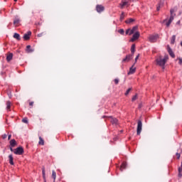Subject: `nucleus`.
<instances>
[{
	"mask_svg": "<svg viewBox=\"0 0 182 182\" xmlns=\"http://www.w3.org/2000/svg\"><path fill=\"white\" fill-rule=\"evenodd\" d=\"M158 38H159V35L158 34H152V35L149 36V41L151 43H154V42L157 41Z\"/></svg>",
	"mask_w": 182,
	"mask_h": 182,
	"instance_id": "4",
	"label": "nucleus"
},
{
	"mask_svg": "<svg viewBox=\"0 0 182 182\" xmlns=\"http://www.w3.org/2000/svg\"><path fill=\"white\" fill-rule=\"evenodd\" d=\"M139 56H140V54H138L137 56L135 58V63L137 62V60L139 59Z\"/></svg>",
	"mask_w": 182,
	"mask_h": 182,
	"instance_id": "39",
	"label": "nucleus"
},
{
	"mask_svg": "<svg viewBox=\"0 0 182 182\" xmlns=\"http://www.w3.org/2000/svg\"><path fill=\"white\" fill-rule=\"evenodd\" d=\"M10 146L11 147H15V146H16V141L15 139H11L10 141Z\"/></svg>",
	"mask_w": 182,
	"mask_h": 182,
	"instance_id": "19",
	"label": "nucleus"
},
{
	"mask_svg": "<svg viewBox=\"0 0 182 182\" xmlns=\"http://www.w3.org/2000/svg\"><path fill=\"white\" fill-rule=\"evenodd\" d=\"M176 156H177V159H180V154L176 153Z\"/></svg>",
	"mask_w": 182,
	"mask_h": 182,
	"instance_id": "40",
	"label": "nucleus"
},
{
	"mask_svg": "<svg viewBox=\"0 0 182 182\" xmlns=\"http://www.w3.org/2000/svg\"><path fill=\"white\" fill-rule=\"evenodd\" d=\"M20 22H21V19H19V18L18 17H16L14 21V25H15L16 26H18Z\"/></svg>",
	"mask_w": 182,
	"mask_h": 182,
	"instance_id": "16",
	"label": "nucleus"
},
{
	"mask_svg": "<svg viewBox=\"0 0 182 182\" xmlns=\"http://www.w3.org/2000/svg\"><path fill=\"white\" fill-rule=\"evenodd\" d=\"M136 0H130L131 2H134Z\"/></svg>",
	"mask_w": 182,
	"mask_h": 182,
	"instance_id": "47",
	"label": "nucleus"
},
{
	"mask_svg": "<svg viewBox=\"0 0 182 182\" xmlns=\"http://www.w3.org/2000/svg\"><path fill=\"white\" fill-rule=\"evenodd\" d=\"M157 11H160V6H157Z\"/></svg>",
	"mask_w": 182,
	"mask_h": 182,
	"instance_id": "45",
	"label": "nucleus"
},
{
	"mask_svg": "<svg viewBox=\"0 0 182 182\" xmlns=\"http://www.w3.org/2000/svg\"><path fill=\"white\" fill-rule=\"evenodd\" d=\"M174 42H176V36H175V35H173V36H172L171 40V43L172 45H174Z\"/></svg>",
	"mask_w": 182,
	"mask_h": 182,
	"instance_id": "27",
	"label": "nucleus"
},
{
	"mask_svg": "<svg viewBox=\"0 0 182 182\" xmlns=\"http://www.w3.org/2000/svg\"><path fill=\"white\" fill-rule=\"evenodd\" d=\"M139 38H140V33L139 31H136L133 34L132 38L130 39V42H134L137 41Z\"/></svg>",
	"mask_w": 182,
	"mask_h": 182,
	"instance_id": "6",
	"label": "nucleus"
},
{
	"mask_svg": "<svg viewBox=\"0 0 182 182\" xmlns=\"http://www.w3.org/2000/svg\"><path fill=\"white\" fill-rule=\"evenodd\" d=\"M132 2L130 0H122V2L119 4L121 9H123L124 6H129V3Z\"/></svg>",
	"mask_w": 182,
	"mask_h": 182,
	"instance_id": "7",
	"label": "nucleus"
},
{
	"mask_svg": "<svg viewBox=\"0 0 182 182\" xmlns=\"http://www.w3.org/2000/svg\"><path fill=\"white\" fill-rule=\"evenodd\" d=\"M11 137H12V135H9L8 140H11Z\"/></svg>",
	"mask_w": 182,
	"mask_h": 182,
	"instance_id": "43",
	"label": "nucleus"
},
{
	"mask_svg": "<svg viewBox=\"0 0 182 182\" xmlns=\"http://www.w3.org/2000/svg\"><path fill=\"white\" fill-rule=\"evenodd\" d=\"M42 173H43V178H44V180H45V178H46V175H45V168H43V169Z\"/></svg>",
	"mask_w": 182,
	"mask_h": 182,
	"instance_id": "37",
	"label": "nucleus"
},
{
	"mask_svg": "<svg viewBox=\"0 0 182 182\" xmlns=\"http://www.w3.org/2000/svg\"><path fill=\"white\" fill-rule=\"evenodd\" d=\"M38 144H40V146H43L45 144V141H43V139H42L41 136H39Z\"/></svg>",
	"mask_w": 182,
	"mask_h": 182,
	"instance_id": "24",
	"label": "nucleus"
},
{
	"mask_svg": "<svg viewBox=\"0 0 182 182\" xmlns=\"http://www.w3.org/2000/svg\"><path fill=\"white\" fill-rule=\"evenodd\" d=\"M171 12V17L169 18L168 21L165 20L164 21V23L166 25V26H167V28H168L171 23V22H173V19H174V16H176V14H174V9H171L170 11Z\"/></svg>",
	"mask_w": 182,
	"mask_h": 182,
	"instance_id": "1",
	"label": "nucleus"
},
{
	"mask_svg": "<svg viewBox=\"0 0 182 182\" xmlns=\"http://www.w3.org/2000/svg\"><path fill=\"white\" fill-rule=\"evenodd\" d=\"M132 90V88H129L127 92H125V96H127V95H129V93H130V91Z\"/></svg>",
	"mask_w": 182,
	"mask_h": 182,
	"instance_id": "34",
	"label": "nucleus"
},
{
	"mask_svg": "<svg viewBox=\"0 0 182 182\" xmlns=\"http://www.w3.org/2000/svg\"><path fill=\"white\" fill-rule=\"evenodd\" d=\"M105 117H106V116H102V119H105Z\"/></svg>",
	"mask_w": 182,
	"mask_h": 182,
	"instance_id": "48",
	"label": "nucleus"
},
{
	"mask_svg": "<svg viewBox=\"0 0 182 182\" xmlns=\"http://www.w3.org/2000/svg\"><path fill=\"white\" fill-rule=\"evenodd\" d=\"M126 167H127V164L126 162L122 163L120 168L121 171H123Z\"/></svg>",
	"mask_w": 182,
	"mask_h": 182,
	"instance_id": "20",
	"label": "nucleus"
},
{
	"mask_svg": "<svg viewBox=\"0 0 182 182\" xmlns=\"http://www.w3.org/2000/svg\"><path fill=\"white\" fill-rule=\"evenodd\" d=\"M16 1H18V0H14L15 2H16Z\"/></svg>",
	"mask_w": 182,
	"mask_h": 182,
	"instance_id": "50",
	"label": "nucleus"
},
{
	"mask_svg": "<svg viewBox=\"0 0 182 182\" xmlns=\"http://www.w3.org/2000/svg\"><path fill=\"white\" fill-rule=\"evenodd\" d=\"M130 32H131V28H128L127 30H126L125 33H126V35H130V34H129Z\"/></svg>",
	"mask_w": 182,
	"mask_h": 182,
	"instance_id": "33",
	"label": "nucleus"
},
{
	"mask_svg": "<svg viewBox=\"0 0 182 182\" xmlns=\"http://www.w3.org/2000/svg\"><path fill=\"white\" fill-rule=\"evenodd\" d=\"M10 150L11 151H13V152L15 151V149H14L12 146H10Z\"/></svg>",
	"mask_w": 182,
	"mask_h": 182,
	"instance_id": "41",
	"label": "nucleus"
},
{
	"mask_svg": "<svg viewBox=\"0 0 182 182\" xmlns=\"http://www.w3.org/2000/svg\"><path fill=\"white\" fill-rule=\"evenodd\" d=\"M163 1H164V2L165 0H163Z\"/></svg>",
	"mask_w": 182,
	"mask_h": 182,
	"instance_id": "51",
	"label": "nucleus"
},
{
	"mask_svg": "<svg viewBox=\"0 0 182 182\" xmlns=\"http://www.w3.org/2000/svg\"><path fill=\"white\" fill-rule=\"evenodd\" d=\"M43 35H46V33H39V34H38V38H42V36H43Z\"/></svg>",
	"mask_w": 182,
	"mask_h": 182,
	"instance_id": "35",
	"label": "nucleus"
},
{
	"mask_svg": "<svg viewBox=\"0 0 182 182\" xmlns=\"http://www.w3.org/2000/svg\"><path fill=\"white\" fill-rule=\"evenodd\" d=\"M109 122L112 123V124H117L118 120L116 118H113L112 117H109Z\"/></svg>",
	"mask_w": 182,
	"mask_h": 182,
	"instance_id": "12",
	"label": "nucleus"
},
{
	"mask_svg": "<svg viewBox=\"0 0 182 182\" xmlns=\"http://www.w3.org/2000/svg\"><path fill=\"white\" fill-rule=\"evenodd\" d=\"M136 19L134 18H128L125 21V23H127L128 25H131L132 22H135Z\"/></svg>",
	"mask_w": 182,
	"mask_h": 182,
	"instance_id": "17",
	"label": "nucleus"
},
{
	"mask_svg": "<svg viewBox=\"0 0 182 182\" xmlns=\"http://www.w3.org/2000/svg\"><path fill=\"white\" fill-rule=\"evenodd\" d=\"M29 106H33V102H29Z\"/></svg>",
	"mask_w": 182,
	"mask_h": 182,
	"instance_id": "42",
	"label": "nucleus"
},
{
	"mask_svg": "<svg viewBox=\"0 0 182 182\" xmlns=\"http://www.w3.org/2000/svg\"><path fill=\"white\" fill-rule=\"evenodd\" d=\"M163 5H164V1L161 3V6H163Z\"/></svg>",
	"mask_w": 182,
	"mask_h": 182,
	"instance_id": "44",
	"label": "nucleus"
},
{
	"mask_svg": "<svg viewBox=\"0 0 182 182\" xmlns=\"http://www.w3.org/2000/svg\"><path fill=\"white\" fill-rule=\"evenodd\" d=\"M136 51V44H133L131 47V53L132 55H134V52Z\"/></svg>",
	"mask_w": 182,
	"mask_h": 182,
	"instance_id": "22",
	"label": "nucleus"
},
{
	"mask_svg": "<svg viewBox=\"0 0 182 182\" xmlns=\"http://www.w3.org/2000/svg\"><path fill=\"white\" fill-rule=\"evenodd\" d=\"M11 106H12V103L9 101H7L6 102V109H7V110L11 111V109H10Z\"/></svg>",
	"mask_w": 182,
	"mask_h": 182,
	"instance_id": "23",
	"label": "nucleus"
},
{
	"mask_svg": "<svg viewBox=\"0 0 182 182\" xmlns=\"http://www.w3.org/2000/svg\"><path fill=\"white\" fill-rule=\"evenodd\" d=\"M137 31H139V26H134L132 29L131 28V32L129 33V36L133 35V33H136V32H138Z\"/></svg>",
	"mask_w": 182,
	"mask_h": 182,
	"instance_id": "10",
	"label": "nucleus"
},
{
	"mask_svg": "<svg viewBox=\"0 0 182 182\" xmlns=\"http://www.w3.org/2000/svg\"><path fill=\"white\" fill-rule=\"evenodd\" d=\"M168 60V55H165L164 58L160 60V66H162V69H164V65L167 63Z\"/></svg>",
	"mask_w": 182,
	"mask_h": 182,
	"instance_id": "3",
	"label": "nucleus"
},
{
	"mask_svg": "<svg viewBox=\"0 0 182 182\" xmlns=\"http://www.w3.org/2000/svg\"><path fill=\"white\" fill-rule=\"evenodd\" d=\"M32 35V32L28 31L23 36L24 41H29L31 39V36Z\"/></svg>",
	"mask_w": 182,
	"mask_h": 182,
	"instance_id": "9",
	"label": "nucleus"
},
{
	"mask_svg": "<svg viewBox=\"0 0 182 182\" xmlns=\"http://www.w3.org/2000/svg\"><path fill=\"white\" fill-rule=\"evenodd\" d=\"M156 65H158V66H160V59L156 58Z\"/></svg>",
	"mask_w": 182,
	"mask_h": 182,
	"instance_id": "36",
	"label": "nucleus"
},
{
	"mask_svg": "<svg viewBox=\"0 0 182 182\" xmlns=\"http://www.w3.org/2000/svg\"><path fill=\"white\" fill-rule=\"evenodd\" d=\"M22 122L26 123V124H28V118L27 117L23 118Z\"/></svg>",
	"mask_w": 182,
	"mask_h": 182,
	"instance_id": "28",
	"label": "nucleus"
},
{
	"mask_svg": "<svg viewBox=\"0 0 182 182\" xmlns=\"http://www.w3.org/2000/svg\"><path fill=\"white\" fill-rule=\"evenodd\" d=\"M119 82H120L119 78H116L114 80V85H119Z\"/></svg>",
	"mask_w": 182,
	"mask_h": 182,
	"instance_id": "32",
	"label": "nucleus"
},
{
	"mask_svg": "<svg viewBox=\"0 0 182 182\" xmlns=\"http://www.w3.org/2000/svg\"><path fill=\"white\" fill-rule=\"evenodd\" d=\"M118 32L121 34V35H124V30L123 28H121L119 30H118Z\"/></svg>",
	"mask_w": 182,
	"mask_h": 182,
	"instance_id": "31",
	"label": "nucleus"
},
{
	"mask_svg": "<svg viewBox=\"0 0 182 182\" xmlns=\"http://www.w3.org/2000/svg\"><path fill=\"white\" fill-rule=\"evenodd\" d=\"M14 154L22 156L23 154V148L22 146L18 147L14 151Z\"/></svg>",
	"mask_w": 182,
	"mask_h": 182,
	"instance_id": "5",
	"label": "nucleus"
},
{
	"mask_svg": "<svg viewBox=\"0 0 182 182\" xmlns=\"http://www.w3.org/2000/svg\"><path fill=\"white\" fill-rule=\"evenodd\" d=\"M3 139H6V134L3 136Z\"/></svg>",
	"mask_w": 182,
	"mask_h": 182,
	"instance_id": "46",
	"label": "nucleus"
},
{
	"mask_svg": "<svg viewBox=\"0 0 182 182\" xmlns=\"http://www.w3.org/2000/svg\"><path fill=\"white\" fill-rule=\"evenodd\" d=\"M95 9L98 14H102L105 11V6L102 4H97L95 7Z\"/></svg>",
	"mask_w": 182,
	"mask_h": 182,
	"instance_id": "8",
	"label": "nucleus"
},
{
	"mask_svg": "<svg viewBox=\"0 0 182 182\" xmlns=\"http://www.w3.org/2000/svg\"><path fill=\"white\" fill-rule=\"evenodd\" d=\"M14 58V54L12 53H8L6 55L7 62H11V59Z\"/></svg>",
	"mask_w": 182,
	"mask_h": 182,
	"instance_id": "13",
	"label": "nucleus"
},
{
	"mask_svg": "<svg viewBox=\"0 0 182 182\" xmlns=\"http://www.w3.org/2000/svg\"><path fill=\"white\" fill-rule=\"evenodd\" d=\"M178 63H179V65H182V58H178Z\"/></svg>",
	"mask_w": 182,
	"mask_h": 182,
	"instance_id": "38",
	"label": "nucleus"
},
{
	"mask_svg": "<svg viewBox=\"0 0 182 182\" xmlns=\"http://www.w3.org/2000/svg\"><path fill=\"white\" fill-rule=\"evenodd\" d=\"M52 178H53V181H56V172L55 171H52Z\"/></svg>",
	"mask_w": 182,
	"mask_h": 182,
	"instance_id": "25",
	"label": "nucleus"
},
{
	"mask_svg": "<svg viewBox=\"0 0 182 182\" xmlns=\"http://www.w3.org/2000/svg\"><path fill=\"white\" fill-rule=\"evenodd\" d=\"M135 72H136V68H134V65H132L129 69V72L128 73V75H133V73H135Z\"/></svg>",
	"mask_w": 182,
	"mask_h": 182,
	"instance_id": "15",
	"label": "nucleus"
},
{
	"mask_svg": "<svg viewBox=\"0 0 182 182\" xmlns=\"http://www.w3.org/2000/svg\"><path fill=\"white\" fill-rule=\"evenodd\" d=\"M181 46L182 47V41H181Z\"/></svg>",
	"mask_w": 182,
	"mask_h": 182,
	"instance_id": "49",
	"label": "nucleus"
},
{
	"mask_svg": "<svg viewBox=\"0 0 182 182\" xmlns=\"http://www.w3.org/2000/svg\"><path fill=\"white\" fill-rule=\"evenodd\" d=\"M13 38H14V39H17V41H21V35H19V33H15Z\"/></svg>",
	"mask_w": 182,
	"mask_h": 182,
	"instance_id": "18",
	"label": "nucleus"
},
{
	"mask_svg": "<svg viewBox=\"0 0 182 182\" xmlns=\"http://www.w3.org/2000/svg\"><path fill=\"white\" fill-rule=\"evenodd\" d=\"M142 127H143V122H141V120H138L137 128H136V134L138 136H140V133H141Z\"/></svg>",
	"mask_w": 182,
	"mask_h": 182,
	"instance_id": "2",
	"label": "nucleus"
},
{
	"mask_svg": "<svg viewBox=\"0 0 182 182\" xmlns=\"http://www.w3.org/2000/svg\"><path fill=\"white\" fill-rule=\"evenodd\" d=\"M9 164L11 166H14V156H12V155H9Z\"/></svg>",
	"mask_w": 182,
	"mask_h": 182,
	"instance_id": "21",
	"label": "nucleus"
},
{
	"mask_svg": "<svg viewBox=\"0 0 182 182\" xmlns=\"http://www.w3.org/2000/svg\"><path fill=\"white\" fill-rule=\"evenodd\" d=\"M120 21H123V19H124V12H122V14L120 15V18H119Z\"/></svg>",
	"mask_w": 182,
	"mask_h": 182,
	"instance_id": "29",
	"label": "nucleus"
},
{
	"mask_svg": "<svg viewBox=\"0 0 182 182\" xmlns=\"http://www.w3.org/2000/svg\"><path fill=\"white\" fill-rule=\"evenodd\" d=\"M167 50L171 58H176V55H174V53L173 52V50H171V48H170V46H168Z\"/></svg>",
	"mask_w": 182,
	"mask_h": 182,
	"instance_id": "11",
	"label": "nucleus"
},
{
	"mask_svg": "<svg viewBox=\"0 0 182 182\" xmlns=\"http://www.w3.org/2000/svg\"><path fill=\"white\" fill-rule=\"evenodd\" d=\"M133 59V55H128L126 56L125 58L122 60V62H129V60H132Z\"/></svg>",
	"mask_w": 182,
	"mask_h": 182,
	"instance_id": "14",
	"label": "nucleus"
},
{
	"mask_svg": "<svg viewBox=\"0 0 182 182\" xmlns=\"http://www.w3.org/2000/svg\"><path fill=\"white\" fill-rule=\"evenodd\" d=\"M136 100H137V94L132 97V102H134Z\"/></svg>",
	"mask_w": 182,
	"mask_h": 182,
	"instance_id": "30",
	"label": "nucleus"
},
{
	"mask_svg": "<svg viewBox=\"0 0 182 182\" xmlns=\"http://www.w3.org/2000/svg\"><path fill=\"white\" fill-rule=\"evenodd\" d=\"M26 52H28V53H32V52H33V50L31 49V46H26Z\"/></svg>",
	"mask_w": 182,
	"mask_h": 182,
	"instance_id": "26",
	"label": "nucleus"
}]
</instances>
